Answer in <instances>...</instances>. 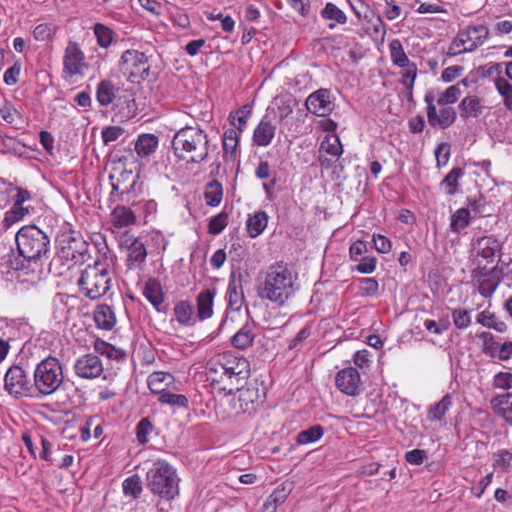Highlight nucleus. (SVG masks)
Here are the masks:
<instances>
[{
	"mask_svg": "<svg viewBox=\"0 0 512 512\" xmlns=\"http://www.w3.org/2000/svg\"><path fill=\"white\" fill-rule=\"evenodd\" d=\"M299 289L298 274L290 265L277 262L260 274L257 295L261 300L283 307Z\"/></svg>",
	"mask_w": 512,
	"mask_h": 512,
	"instance_id": "nucleus-1",
	"label": "nucleus"
},
{
	"mask_svg": "<svg viewBox=\"0 0 512 512\" xmlns=\"http://www.w3.org/2000/svg\"><path fill=\"white\" fill-rule=\"evenodd\" d=\"M17 252L22 259H9L10 268L23 269L31 264H41L48 260L51 252L50 236L36 225L21 227L16 235Z\"/></svg>",
	"mask_w": 512,
	"mask_h": 512,
	"instance_id": "nucleus-2",
	"label": "nucleus"
},
{
	"mask_svg": "<svg viewBox=\"0 0 512 512\" xmlns=\"http://www.w3.org/2000/svg\"><path fill=\"white\" fill-rule=\"evenodd\" d=\"M210 139L199 125L184 126L173 136L172 149L174 155L186 163L200 164L208 159Z\"/></svg>",
	"mask_w": 512,
	"mask_h": 512,
	"instance_id": "nucleus-3",
	"label": "nucleus"
},
{
	"mask_svg": "<svg viewBox=\"0 0 512 512\" xmlns=\"http://www.w3.org/2000/svg\"><path fill=\"white\" fill-rule=\"evenodd\" d=\"M63 382V366L57 357L49 355L36 364L33 372V389L36 399L55 394Z\"/></svg>",
	"mask_w": 512,
	"mask_h": 512,
	"instance_id": "nucleus-4",
	"label": "nucleus"
},
{
	"mask_svg": "<svg viewBox=\"0 0 512 512\" xmlns=\"http://www.w3.org/2000/svg\"><path fill=\"white\" fill-rule=\"evenodd\" d=\"M147 488L162 499L172 500L179 493V477L165 460L155 461L146 473Z\"/></svg>",
	"mask_w": 512,
	"mask_h": 512,
	"instance_id": "nucleus-5",
	"label": "nucleus"
},
{
	"mask_svg": "<svg viewBox=\"0 0 512 512\" xmlns=\"http://www.w3.org/2000/svg\"><path fill=\"white\" fill-rule=\"evenodd\" d=\"M79 291L91 300L105 296L112 287V277L108 265L95 261L86 266L77 280Z\"/></svg>",
	"mask_w": 512,
	"mask_h": 512,
	"instance_id": "nucleus-6",
	"label": "nucleus"
},
{
	"mask_svg": "<svg viewBox=\"0 0 512 512\" xmlns=\"http://www.w3.org/2000/svg\"><path fill=\"white\" fill-rule=\"evenodd\" d=\"M119 68L131 83L137 84L147 79L150 73L148 57L136 49H128L122 53Z\"/></svg>",
	"mask_w": 512,
	"mask_h": 512,
	"instance_id": "nucleus-7",
	"label": "nucleus"
},
{
	"mask_svg": "<svg viewBox=\"0 0 512 512\" xmlns=\"http://www.w3.org/2000/svg\"><path fill=\"white\" fill-rule=\"evenodd\" d=\"M33 381L19 365L10 366L4 375V390L14 399L35 398Z\"/></svg>",
	"mask_w": 512,
	"mask_h": 512,
	"instance_id": "nucleus-8",
	"label": "nucleus"
},
{
	"mask_svg": "<svg viewBox=\"0 0 512 512\" xmlns=\"http://www.w3.org/2000/svg\"><path fill=\"white\" fill-rule=\"evenodd\" d=\"M60 257L82 264L89 258L88 243L79 234H63L59 240Z\"/></svg>",
	"mask_w": 512,
	"mask_h": 512,
	"instance_id": "nucleus-9",
	"label": "nucleus"
},
{
	"mask_svg": "<svg viewBox=\"0 0 512 512\" xmlns=\"http://www.w3.org/2000/svg\"><path fill=\"white\" fill-rule=\"evenodd\" d=\"M426 103V112L428 123L432 127L447 129L454 124L457 118L456 110L451 106H440L439 111L435 105V95L433 91H427L424 96Z\"/></svg>",
	"mask_w": 512,
	"mask_h": 512,
	"instance_id": "nucleus-10",
	"label": "nucleus"
},
{
	"mask_svg": "<svg viewBox=\"0 0 512 512\" xmlns=\"http://www.w3.org/2000/svg\"><path fill=\"white\" fill-rule=\"evenodd\" d=\"M502 271L497 266L487 270L485 267L473 270L472 276L478 283V291L483 297H491L501 282Z\"/></svg>",
	"mask_w": 512,
	"mask_h": 512,
	"instance_id": "nucleus-11",
	"label": "nucleus"
},
{
	"mask_svg": "<svg viewBox=\"0 0 512 512\" xmlns=\"http://www.w3.org/2000/svg\"><path fill=\"white\" fill-rule=\"evenodd\" d=\"M305 107L308 112L317 116H326L334 109V103L331 99L329 89L320 88L311 93L305 101Z\"/></svg>",
	"mask_w": 512,
	"mask_h": 512,
	"instance_id": "nucleus-12",
	"label": "nucleus"
},
{
	"mask_svg": "<svg viewBox=\"0 0 512 512\" xmlns=\"http://www.w3.org/2000/svg\"><path fill=\"white\" fill-rule=\"evenodd\" d=\"M73 368L75 374L83 379H95L103 373V363L101 359L92 353L77 358Z\"/></svg>",
	"mask_w": 512,
	"mask_h": 512,
	"instance_id": "nucleus-13",
	"label": "nucleus"
},
{
	"mask_svg": "<svg viewBox=\"0 0 512 512\" xmlns=\"http://www.w3.org/2000/svg\"><path fill=\"white\" fill-rule=\"evenodd\" d=\"M221 361L225 365L228 374V380L231 384L234 380L238 384L240 380H244L249 376V362L244 357H238L230 353L221 354Z\"/></svg>",
	"mask_w": 512,
	"mask_h": 512,
	"instance_id": "nucleus-14",
	"label": "nucleus"
},
{
	"mask_svg": "<svg viewBox=\"0 0 512 512\" xmlns=\"http://www.w3.org/2000/svg\"><path fill=\"white\" fill-rule=\"evenodd\" d=\"M85 66V55L77 43H69L63 57V71L69 77L81 74Z\"/></svg>",
	"mask_w": 512,
	"mask_h": 512,
	"instance_id": "nucleus-15",
	"label": "nucleus"
},
{
	"mask_svg": "<svg viewBox=\"0 0 512 512\" xmlns=\"http://www.w3.org/2000/svg\"><path fill=\"white\" fill-rule=\"evenodd\" d=\"M360 382L359 372L353 367L340 370L335 377L337 388L349 396L359 395Z\"/></svg>",
	"mask_w": 512,
	"mask_h": 512,
	"instance_id": "nucleus-16",
	"label": "nucleus"
},
{
	"mask_svg": "<svg viewBox=\"0 0 512 512\" xmlns=\"http://www.w3.org/2000/svg\"><path fill=\"white\" fill-rule=\"evenodd\" d=\"M485 110L484 101L477 95H467L458 105L460 118L464 121L479 118Z\"/></svg>",
	"mask_w": 512,
	"mask_h": 512,
	"instance_id": "nucleus-17",
	"label": "nucleus"
},
{
	"mask_svg": "<svg viewBox=\"0 0 512 512\" xmlns=\"http://www.w3.org/2000/svg\"><path fill=\"white\" fill-rule=\"evenodd\" d=\"M489 35V30L485 25L470 26L465 30L458 32V36L469 52L474 51L483 45Z\"/></svg>",
	"mask_w": 512,
	"mask_h": 512,
	"instance_id": "nucleus-18",
	"label": "nucleus"
},
{
	"mask_svg": "<svg viewBox=\"0 0 512 512\" xmlns=\"http://www.w3.org/2000/svg\"><path fill=\"white\" fill-rule=\"evenodd\" d=\"M147 385L154 394H163L166 391L176 390V380L171 373L155 371L148 376Z\"/></svg>",
	"mask_w": 512,
	"mask_h": 512,
	"instance_id": "nucleus-19",
	"label": "nucleus"
},
{
	"mask_svg": "<svg viewBox=\"0 0 512 512\" xmlns=\"http://www.w3.org/2000/svg\"><path fill=\"white\" fill-rule=\"evenodd\" d=\"M216 288L203 289L196 297V318L205 321L212 317Z\"/></svg>",
	"mask_w": 512,
	"mask_h": 512,
	"instance_id": "nucleus-20",
	"label": "nucleus"
},
{
	"mask_svg": "<svg viewBox=\"0 0 512 512\" xmlns=\"http://www.w3.org/2000/svg\"><path fill=\"white\" fill-rule=\"evenodd\" d=\"M159 138L152 133H143L138 135L135 144L134 151L138 158L149 161L158 149Z\"/></svg>",
	"mask_w": 512,
	"mask_h": 512,
	"instance_id": "nucleus-21",
	"label": "nucleus"
},
{
	"mask_svg": "<svg viewBox=\"0 0 512 512\" xmlns=\"http://www.w3.org/2000/svg\"><path fill=\"white\" fill-rule=\"evenodd\" d=\"M275 134L276 126L267 116H264L253 131V144L259 147H267L273 141Z\"/></svg>",
	"mask_w": 512,
	"mask_h": 512,
	"instance_id": "nucleus-22",
	"label": "nucleus"
},
{
	"mask_svg": "<svg viewBox=\"0 0 512 512\" xmlns=\"http://www.w3.org/2000/svg\"><path fill=\"white\" fill-rule=\"evenodd\" d=\"M225 298L228 302L229 308L233 311H239L244 304L242 281L240 278H236L234 274L229 278Z\"/></svg>",
	"mask_w": 512,
	"mask_h": 512,
	"instance_id": "nucleus-23",
	"label": "nucleus"
},
{
	"mask_svg": "<svg viewBox=\"0 0 512 512\" xmlns=\"http://www.w3.org/2000/svg\"><path fill=\"white\" fill-rule=\"evenodd\" d=\"M473 243H475L474 247L477 255L488 262H492L496 254L500 251L499 241L493 236L477 238Z\"/></svg>",
	"mask_w": 512,
	"mask_h": 512,
	"instance_id": "nucleus-24",
	"label": "nucleus"
},
{
	"mask_svg": "<svg viewBox=\"0 0 512 512\" xmlns=\"http://www.w3.org/2000/svg\"><path fill=\"white\" fill-rule=\"evenodd\" d=\"M241 133L236 129H227L222 137L223 157L234 161L238 156V146Z\"/></svg>",
	"mask_w": 512,
	"mask_h": 512,
	"instance_id": "nucleus-25",
	"label": "nucleus"
},
{
	"mask_svg": "<svg viewBox=\"0 0 512 512\" xmlns=\"http://www.w3.org/2000/svg\"><path fill=\"white\" fill-rule=\"evenodd\" d=\"M239 392L238 402L243 412L255 410V404L261 402V395L256 386L236 388Z\"/></svg>",
	"mask_w": 512,
	"mask_h": 512,
	"instance_id": "nucleus-26",
	"label": "nucleus"
},
{
	"mask_svg": "<svg viewBox=\"0 0 512 512\" xmlns=\"http://www.w3.org/2000/svg\"><path fill=\"white\" fill-rule=\"evenodd\" d=\"M176 321L182 326H193L198 320L194 315V309L190 302L181 300L177 302L173 309Z\"/></svg>",
	"mask_w": 512,
	"mask_h": 512,
	"instance_id": "nucleus-27",
	"label": "nucleus"
},
{
	"mask_svg": "<svg viewBox=\"0 0 512 512\" xmlns=\"http://www.w3.org/2000/svg\"><path fill=\"white\" fill-rule=\"evenodd\" d=\"M143 295L155 309L160 310V306L164 302V294L161 283L156 278L147 280L144 285Z\"/></svg>",
	"mask_w": 512,
	"mask_h": 512,
	"instance_id": "nucleus-28",
	"label": "nucleus"
},
{
	"mask_svg": "<svg viewBox=\"0 0 512 512\" xmlns=\"http://www.w3.org/2000/svg\"><path fill=\"white\" fill-rule=\"evenodd\" d=\"M135 210L118 205L111 212V222L116 228L133 225L136 222Z\"/></svg>",
	"mask_w": 512,
	"mask_h": 512,
	"instance_id": "nucleus-29",
	"label": "nucleus"
},
{
	"mask_svg": "<svg viewBox=\"0 0 512 512\" xmlns=\"http://www.w3.org/2000/svg\"><path fill=\"white\" fill-rule=\"evenodd\" d=\"M207 379L212 383H222L228 380V374L225 369L223 361H221V354L211 358L206 364Z\"/></svg>",
	"mask_w": 512,
	"mask_h": 512,
	"instance_id": "nucleus-30",
	"label": "nucleus"
},
{
	"mask_svg": "<svg viewBox=\"0 0 512 512\" xmlns=\"http://www.w3.org/2000/svg\"><path fill=\"white\" fill-rule=\"evenodd\" d=\"M94 320L96 325L103 330H111L115 323L116 317L113 309L106 304L99 305L94 312Z\"/></svg>",
	"mask_w": 512,
	"mask_h": 512,
	"instance_id": "nucleus-31",
	"label": "nucleus"
},
{
	"mask_svg": "<svg viewBox=\"0 0 512 512\" xmlns=\"http://www.w3.org/2000/svg\"><path fill=\"white\" fill-rule=\"evenodd\" d=\"M452 396L445 394L440 401L431 405L427 411V420L430 422L442 421L452 406Z\"/></svg>",
	"mask_w": 512,
	"mask_h": 512,
	"instance_id": "nucleus-32",
	"label": "nucleus"
},
{
	"mask_svg": "<svg viewBox=\"0 0 512 512\" xmlns=\"http://www.w3.org/2000/svg\"><path fill=\"white\" fill-rule=\"evenodd\" d=\"M268 215L264 211H259L249 216L246 228L251 238L258 237L267 227Z\"/></svg>",
	"mask_w": 512,
	"mask_h": 512,
	"instance_id": "nucleus-33",
	"label": "nucleus"
},
{
	"mask_svg": "<svg viewBox=\"0 0 512 512\" xmlns=\"http://www.w3.org/2000/svg\"><path fill=\"white\" fill-rule=\"evenodd\" d=\"M129 250H127V266L129 269L140 268L146 261L147 250L141 240L135 242Z\"/></svg>",
	"mask_w": 512,
	"mask_h": 512,
	"instance_id": "nucleus-34",
	"label": "nucleus"
},
{
	"mask_svg": "<svg viewBox=\"0 0 512 512\" xmlns=\"http://www.w3.org/2000/svg\"><path fill=\"white\" fill-rule=\"evenodd\" d=\"M476 321L483 327L493 329L499 333H504L507 331L506 323L500 320L495 315V313H492L489 310H483L479 312L476 317Z\"/></svg>",
	"mask_w": 512,
	"mask_h": 512,
	"instance_id": "nucleus-35",
	"label": "nucleus"
},
{
	"mask_svg": "<svg viewBox=\"0 0 512 512\" xmlns=\"http://www.w3.org/2000/svg\"><path fill=\"white\" fill-rule=\"evenodd\" d=\"M0 116L15 129H21L23 127L24 119L22 114L10 102H5L0 107Z\"/></svg>",
	"mask_w": 512,
	"mask_h": 512,
	"instance_id": "nucleus-36",
	"label": "nucleus"
},
{
	"mask_svg": "<svg viewBox=\"0 0 512 512\" xmlns=\"http://www.w3.org/2000/svg\"><path fill=\"white\" fill-rule=\"evenodd\" d=\"M116 98V88L110 80L99 82L96 91V99L101 106L110 105Z\"/></svg>",
	"mask_w": 512,
	"mask_h": 512,
	"instance_id": "nucleus-37",
	"label": "nucleus"
},
{
	"mask_svg": "<svg viewBox=\"0 0 512 512\" xmlns=\"http://www.w3.org/2000/svg\"><path fill=\"white\" fill-rule=\"evenodd\" d=\"M325 152L332 158L339 159L343 154V147L339 137L336 134L326 135L322 140L319 153Z\"/></svg>",
	"mask_w": 512,
	"mask_h": 512,
	"instance_id": "nucleus-38",
	"label": "nucleus"
},
{
	"mask_svg": "<svg viewBox=\"0 0 512 512\" xmlns=\"http://www.w3.org/2000/svg\"><path fill=\"white\" fill-rule=\"evenodd\" d=\"M255 333L249 325H244L232 338L231 345L237 349H246L254 341Z\"/></svg>",
	"mask_w": 512,
	"mask_h": 512,
	"instance_id": "nucleus-39",
	"label": "nucleus"
},
{
	"mask_svg": "<svg viewBox=\"0 0 512 512\" xmlns=\"http://www.w3.org/2000/svg\"><path fill=\"white\" fill-rule=\"evenodd\" d=\"M204 197L208 206H218L223 198L222 184L218 180L210 181L205 187Z\"/></svg>",
	"mask_w": 512,
	"mask_h": 512,
	"instance_id": "nucleus-40",
	"label": "nucleus"
},
{
	"mask_svg": "<svg viewBox=\"0 0 512 512\" xmlns=\"http://www.w3.org/2000/svg\"><path fill=\"white\" fill-rule=\"evenodd\" d=\"M464 174L463 168L454 167L440 183L441 188L445 189L448 195H455L459 186V179L463 177Z\"/></svg>",
	"mask_w": 512,
	"mask_h": 512,
	"instance_id": "nucleus-41",
	"label": "nucleus"
},
{
	"mask_svg": "<svg viewBox=\"0 0 512 512\" xmlns=\"http://www.w3.org/2000/svg\"><path fill=\"white\" fill-rule=\"evenodd\" d=\"M389 51L391 60L394 65L404 68L409 65L410 60L407 57L403 45L398 39H394L389 43Z\"/></svg>",
	"mask_w": 512,
	"mask_h": 512,
	"instance_id": "nucleus-42",
	"label": "nucleus"
},
{
	"mask_svg": "<svg viewBox=\"0 0 512 512\" xmlns=\"http://www.w3.org/2000/svg\"><path fill=\"white\" fill-rule=\"evenodd\" d=\"M250 114L251 107L248 105H244L235 112H231L228 120L233 126L232 129H236L238 132L242 133L247 125V120Z\"/></svg>",
	"mask_w": 512,
	"mask_h": 512,
	"instance_id": "nucleus-43",
	"label": "nucleus"
},
{
	"mask_svg": "<svg viewBox=\"0 0 512 512\" xmlns=\"http://www.w3.org/2000/svg\"><path fill=\"white\" fill-rule=\"evenodd\" d=\"M470 211L467 208H460L451 215L450 229L459 234L470 223Z\"/></svg>",
	"mask_w": 512,
	"mask_h": 512,
	"instance_id": "nucleus-44",
	"label": "nucleus"
},
{
	"mask_svg": "<svg viewBox=\"0 0 512 512\" xmlns=\"http://www.w3.org/2000/svg\"><path fill=\"white\" fill-rule=\"evenodd\" d=\"M324 435V428L317 424L313 425L305 430L300 431L297 434L296 441L300 445H306L314 443L322 438Z\"/></svg>",
	"mask_w": 512,
	"mask_h": 512,
	"instance_id": "nucleus-45",
	"label": "nucleus"
},
{
	"mask_svg": "<svg viewBox=\"0 0 512 512\" xmlns=\"http://www.w3.org/2000/svg\"><path fill=\"white\" fill-rule=\"evenodd\" d=\"M495 89L502 97L505 108L512 111V84L504 77L495 79Z\"/></svg>",
	"mask_w": 512,
	"mask_h": 512,
	"instance_id": "nucleus-46",
	"label": "nucleus"
},
{
	"mask_svg": "<svg viewBox=\"0 0 512 512\" xmlns=\"http://www.w3.org/2000/svg\"><path fill=\"white\" fill-rule=\"evenodd\" d=\"M28 214H29L28 207H24V205L14 202L12 207L8 211L5 212L3 222H4L5 226L10 227L14 223L23 220L24 217Z\"/></svg>",
	"mask_w": 512,
	"mask_h": 512,
	"instance_id": "nucleus-47",
	"label": "nucleus"
},
{
	"mask_svg": "<svg viewBox=\"0 0 512 512\" xmlns=\"http://www.w3.org/2000/svg\"><path fill=\"white\" fill-rule=\"evenodd\" d=\"M461 94L462 92L458 85H452L441 92L437 98L435 97V102L439 106H449L456 103L459 100Z\"/></svg>",
	"mask_w": 512,
	"mask_h": 512,
	"instance_id": "nucleus-48",
	"label": "nucleus"
},
{
	"mask_svg": "<svg viewBox=\"0 0 512 512\" xmlns=\"http://www.w3.org/2000/svg\"><path fill=\"white\" fill-rule=\"evenodd\" d=\"M93 32L100 47L108 48L111 45L114 32L108 26L96 23L93 27Z\"/></svg>",
	"mask_w": 512,
	"mask_h": 512,
	"instance_id": "nucleus-49",
	"label": "nucleus"
},
{
	"mask_svg": "<svg viewBox=\"0 0 512 512\" xmlns=\"http://www.w3.org/2000/svg\"><path fill=\"white\" fill-rule=\"evenodd\" d=\"M320 14L322 18L326 20H334L338 24H345L347 22L346 14L331 2L324 6Z\"/></svg>",
	"mask_w": 512,
	"mask_h": 512,
	"instance_id": "nucleus-50",
	"label": "nucleus"
},
{
	"mask_svg": "<svg viewBox=\"0 0 512 512\" xmlns=\"http://www.w3.org/2000/svg\"><path fill=\"white\" fill-rule=\"evenodd\" d=\"M94 348L97 353L105 355L109 359L119 360L125 357L122 349L116 348L105 341H96Z\"/></svg>",
	"mask_w": 512,
	"mask_h": 512,
	"instance_id": "nucleus-51",
	"label": "nucleus"
},
{
	"mask_svg": "<svg viewBox=\"0 0 512 512\" xmlns=\"http://www.w3.org/2000/svg\"><path fill=\"white\" fill-rule=\"evenodd\" d=\"M292 489V482H284L275 488L268 499H270L274 505L280 506L286 501Z\"/></svg>",
	"mask_w": 512,
	"mask_h": 512,
	"instance_id": "nucleus-52",
	"label": "nucleus"
},
{
	"mask_svg": "<svg viewBox=\"0 0 512 512\" xmlns=\"http://www.w3.org/2000/svg\"><path fill=\"white\" fill-rule=\"evenodd\" d=\"M482 341V352L490 357H495L498 349V343L495 341L491 332L483 331L477 335Z\"/></svg>",
	"mask_w": 512,
	"mask_h": 512,
	"instance_id": "nucleus-53",
	"label": "nucleus"
},
{
	"mask_svg": "<svg viewBox=\"0 0 512 512\" xmlns=\"http://www.w3.org/2000/svg\"><path fill=\"white\" fill-rule=\"evenodd\" d=\"M158 401L161 404H167L171 406H177V407H187L188 406V399L183 394H174L171 393V391H166L163 394H161L158 398Z\"/></svg>",
	"mask_w": 512,
	"mask_h": 512,
	"instance_id": "nucleus-54",
	"label": "nucleus"
},
{
	"mask_svg": "<svg viewBox=\"0 0 512 512\" xmlns=\"http://www.w3.org/2000/svg\"><path fill=\"white\" fill-rule=\"evenodd\" d=\"M493 467L495 469H501L508 471L512 462V452L503 449L493 454Z\"/></svg>",
	"mask_w": 512,
	"mask_h": 512,
	"instance_id": "nucleus-55",
	"label": "nucleus"
},
{
	"mask_svg": "<svg viewBox=\"0 0 512 512\" xmlns=\"http://www.w3.org/2000/svg\"><path fill=\"white\" fill-rule=\"evenodd\" d=\"M122 487L124 494L133 498L139 497L142 492L141 482L137 475L126 478L123 481Z\"/></svg>",
	"mask_w": 512,
	"mask_h": 512,
	"instance_id": "nucleus-56",
	"label": "nucleus"
},
{
	"mask_svg": "<svg viewBox=\"0 0 512 512\" xmlns=\"http://www.w3.org/2000/svg\"><path fill=\"white\" fill-rule=\"evenodd\" d=\"M228 224V215L221 212L209 220L208 232L212 235L220 234Z\"/></svg>",
	"mask_w": 512,
	"mask_h": 512,
	"instance_id": "nucleus-57",
	"label": "nucleus"
},
{
	"mask_svg": "<svg viewBox=\"0 0 512 512\" xmlns=\"http://www.w3.org/2000/svg\"><path fill=\"white\" fill-rule=\"evenodd\" d=\"M452 319L456 328L466 329L471 324V314L468 310L456 308L452 311Z\"/></svg>",
	"mask_w": 512,
	"mask_h": 512,
	"instance_id": "nucleus-58",
	"label": "nucleus"
},
{
	"mask_svg": "<svg viewBox=\"0 0 512 512\" xmlns=\"http://www.w3.org/2000/svg\"><path fill=\"white\" fill-rule=\"evenodd\" d=\"M153 430V424L149 418H143L139 421L136 426V438L140 444H146L148 442V435Z\"/></svg>",
	"mask_w": 512,
	"mask_h": 512,
	"instance_id": "nucleus-59",
	"label": "nucleus"
},
{
	"mask_svg": "<svg viewBox=\"0 0 512 512\" xmlns=\"http://www.w3.org/2000/svg\"><path fill=\"white\" fill-rule=\"evenodd\" d=\"M55 26L48 23H42L35 27L33 36L37 41H46L55 34Z\"/></svg>",
	"mask_w": 512,
	"mask_h": 512,
	"instance_id": "nucleus-60",
	"label": "nucleus"
},
{
	"mask_svg": "<svg viewBox=\"0 0 512 512\" xmlns=\"http://www.w3.org/2000/svg\"><path fill=\"white\" fill-rule=\"evenodd\" d=\"M124 133L123 128L119 126H108L105 127L102 132V140L104 144H109L116 141Z\"/></svg>",
	"mask_w": 512,
	"mask_h": 512,
	"instance_id": "nucleus-61",
	"label": "nucleus"
},
{
	"mask_svg": "<svg viewBox=\"0 0 512 512\" xmlns=\"http://www.w3.org/2000/svg\"><path fill=\"white\" fill-rule=\"evenodd\" d=\"M405 68L406 70L402 75V83L407 89L412 90L417 76V66L415 63L410 62Z\"/></svg>",
	"mask_w": 512,
	"mask_h": 512,
	"instance_id": "nucleus-62",
	"label": "nucleus"
},
{
	"mask_svg": "<svg viewBox=\"0 0 512 512\" xmlns=\"http://www.w3.org/2000/svg\"><path fill=\"white\" fill-rule=\"evenodd\" d=\"M355 269L362 274H371L376 268V258L364 256L360 258Z\"/></svg>",
	"mask_w": 512,
	"mask_h": 512,
	"instance_id": "nucleus-63",
	"label": "nucleus"
},
{
	"mask_svg": "<svg viewBox=\"0 0 512 512\" xmlns=\"http://www.w3.org/2000/svg\"><path fill=\"white\" fill-rule=\"evenodd\" d=\"M493 386L508 390L512 387V374L509 372H499L494 376Z\"/></svg>",
	"mask_w": 512,
	"mask_h": 512,
	"instance_id": "nucleus-64",
	"label": "nucleus"
}]
</instances>
